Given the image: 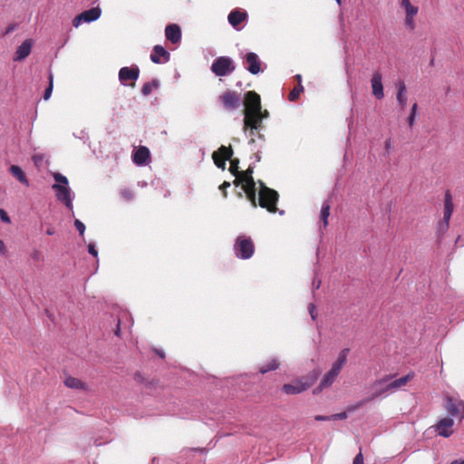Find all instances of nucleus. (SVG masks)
<instances>
[{
    "instance_id": "nucleus-1",
    "label": "nucleus",
    "mask_w": 464,
    "mask_h": 464,
    "mask_svg": "<svg viewBox=\"0 0 464 464\" xmlns=\"http://www.w3.org/2000/svg\"><path fill=\"white\" fill-rule=\"evenodd\" d=\"M349 352L350 350L348 348H343L340 351L337 359L333 362L331 369L324 373L320 384L314 390V394H317L323 390L332 386L340 374L343 367L345 365Z\"/></svg>"
},
{
    "instance_id": "nucleus-2",
    "label": "nucleus",
    "mask_w": 464,
    "mask_h": 464,
    "mask_svg": "<svg viewBox=\"0 0 464 464\" xmlns=\"http://www.w3.org/2000/svg\"><path fill=\"white\" fill-rule=\"evenodd\" d=\"M253 173L254 168L249 166L245 171H241L240 174L237 176L233 183L237 187L241 185L251 206L256 208V188Z\"/></svg>"
},
{
    "instance_id": "nucleus-3",
    "label": "nucleus",
    "mask_w": 464,
    "mask_h": 464,
    "mask_svg": "<svg viewBox=\"0 0 464 464\" xmlns=\"http://www.w3.org/2000/svg\"><path fill=\"white\" fill-rule=\"evenodd\" d=\"M258 184L259 191L258 198H256V207L259 206L262 208L266 209L269 213H276L278 210V192L266 187L262 180H258Z\"/></svg>"
},
{
    "instance_id": "nucleus-4",
    "label": "nucleus",
    "mask_w": 464,
    "mask_h": 464,
    "mask_svg": "<svg viewBox=\"0 0 464 464\" xmlns=\"http://www.w3.org/2000/svg\"><path fill=\"white\" fill-rule=\"evenodd\" d=\"M319 371L314 370L307 375L295 380L291 383H285L282 386V391L285 394L293 395L298 394L309 389L318 379Z\"/></svg>"
},
{
    "instance_id": "nucleus-5",
    "label": "nucleus",
    "mask_w": 464,
    "mask_h": 464,
    "mask_svg": "<svg viewBox=\"0 0 464 464\" xmlns=\"http://www.w3.org/2000/svg\"><path fill=\"white\" fill-rule=\"evenodd\" d=\"M413 377H414V373L413 372H410L407 375H405L403 377H401V378H399V379L390 382L384 389H382V391H380L378 392L373 393L371 398L364 399V400L359 401L354 406H350L348 408V411H354V410L362 407L366 402L370 401L371 400H373V399L377 398L378 396H380L383 392H386L388 391H394V390H397L399 388H401V387L405 386L410 381H411L413 379Z\"/></svg>"
},
{
    "instance_id": "nucleus-6",
    "label": "nucleus",
    "mask_w": 464,
    "mask_h": 464,
    "mask_svg": "<svg viewBox=\"0 0 464 464\" xmlns=\"http://www.w3.org/2000/svg\"><path fill=\"white\" fill-rule=\"evenodd\" d=\"M234 252L236 256L238 258H250L255 252V245L253 240L245 235L238 236L234 244Z\"/></svg>"
},
{
    "instance_id": "nucleus-7",
    "label": "nucleus",
    "mask_w": 464,
    "mask_h": 464,
    "mask_svg": "<svg viewBox=\"0 0 464 464\" xmlns=\"http://www.w3.org/2000/svg\"><path fill=\"white\" fill-rule=\"evenodd\" d=\"M443 406L451 417L464 419V401L459 398L447 393L443 397Z\"/></svg>"
},
{
    "instance_id": "nucleus-8",
    "label": "nucleus",
    "mask_w": 464,
    "mask_h": 464,
    "mask_svg": "<svg viewBox=\"0 0 464 464\" xmlns=\"http://www.w3.org/2000/svg\"><path fill=\"white\" fill-rule=\"evenodd\" d=\"M222 107L228 111L237 110L241 106V95L236 91L226 90L218 97Z\"/></svg>"
},
{
    "instance_id": "nucleus-9",
    "label": "nucleus",
    "mask_w": 464,
    "mask_h": 464,
    "mask_svg": "<svg viewBox=\"0 0 464 464\" xmlns=\"http://www.w3.org/2000/svg\"><path fill=\"white\" fill-rule=\"evenodd\" d=\"M233 60L227 56H220L214 60L211 65L212 72L217 76H226L235 71Z\"/></svg>"
},
{
    "instance_id": "nucleus-10",
    "label": "nucleus",
    "mask_w": 464,
    "mask_h": 464,
    "mask_svg": "<svg viewBox=\"0 0 464 464\" xmlns=\"http://www.w3.org/2000/svg\"><path fill=\"white\" fill-rule=\"evenodd\" d=\"M263 128L261 122V111H244V126L245 131H249L250 136H254L255 132Z\"/></svg>"
},
{
    "instance_id": "nucleus-11",
    "label": "nucleus",
    "mask_w": 464,
    "mask_h": 464,
    "mask_svg": "<svg viewBox=\"0 0 464 464\" xmlns=\"http://www.w3.org/2000/svg\"><path fill=\"white\" fill-rule=\"evenodd\" d=\"M140 76V69L138 66L122 67L119 71L120 82L130 88L136 86V81Z\"/></svg>"
},
{
    "instance_id": "nucleus-12",
    "label": "nucleus",
    "mask_w": 464,
    "mask_h": 464,
    "mask_svg": "<svg viewBox=\"0 0 464 464\" xmlns=\"http://www.w3.org/2000/svg\"><path fill=\"white\" fill-rule=\"evenodd\" d=\"M102 11L99 7H92L76 15L72 20L74 27L80 26L82 23H91L101 16Z\"/></svg>"
},
{
    "instance_id": "nucleus-13",
    "label": "nucleus",
    "mask_w": 464,
    "mask_h": 464,
    "mask_svg": "<svg viewBox=\"0 0 464 464\" xmlns=\"http://www.w3.org/2000/svg\"><path fill=\"white\" fill-rule=\"evenodd\" d=\"M244 111H261V98L254 91H248L244 97Z\"/></svg>"
},
{
    "instance_id": "nucleus-14",
    "label": "nucleus",
    "mask_w": 464,
    "mask_h": 464,
    "mask_svg": "<svg viewBox=\"0 0 464 464\" xmlns=\"http://www.w3.org/2000/svg\"><path fill=\"white\" fill-rule=\"evenodd\" d=\"M454 420L450 417L441 418L434 426L435 431L441 437L449 438L454 432Z\"/></svg>"
},
{
    "instance_id": "nucleus-15",
    "label": "nucleus",
    "mask_w": 464,
    "mask_h": 464,
    "mask_svg": "<svg viewBox=\"0 0 464 464\" xmlns=\"http://www.w3.org/2000/svg\"><path fill=\"white\" fill-rule=\"evenodd\" d=\"M53 188L56 191L58 200L64 203L67 208H72V203L70 189L66 186L61 184H53Z\"/></svg>"
},
{
    "instance_id": "nucleus-16",
    "label": "nucleus",
    "mask_w": 464,
    "mask_h": 464,
    "mask_svg": "<svg viewBox=\"0 0 464 464\" xmlns=\"http://www.w3.org/2000/svg\"><path fill=\"white\" fill-rule=\"evenodd\" d=\"M246 70L252 74H257L261 71V61L255 53H247L246 57Z\"/></svg>"
},
{
    "instance_id": "nucleus-17",
    "label": "nucleus",
    "mask_w": 464,
    "mask_h": 464,
    "mask_svg": "<svg viewBox=\"0 0 464 464\" xmlns=\"http://www.w3.org/2000/svg\"><path fill=\"white\" fill-rule=\"evenodd\" d=\"M170 54L161 45H155L150 54V60L154 63H167L169 61Z\"/></svg>"
},
{
    "instance_id": "nucleus-18",
    "label": "nucleus",
    "mask_w": 464,
    "mask_h": 464,
    "mask_svg": "<svg viewBox=\"0 0 464 464\" xmlns=\"http://www.w3.org/2000/svg\"><path fill=\"white\" fill-rule=\"evenodd\" d=\"M150 153L147 147L140 146L137 150H134L132 154V160L138 166H142L147 164L150 159Z\"/></svg>"
},
{
    "instance_id": "nucleus-19",
    "label": "nucleus",
    "mask_w": 464,
    "mask_h": 464,
    "mask_svg": "<svg viewBox=\"0 0 464 464\" xmlns=\"http://www.w3.org/2000/svg\"><path fill=\"white\" fill-rule=\"evenodd\" d=\"M33 47V40L26 39L15 51L14 61H22L31 53Z\"/></svg>"
},
{
    "instance_id": "nucleus-20",
    "label": "nucleus",
    "mask_w": 464,
    "mask_h": 464,
    "mask_svg": "<svg viewBox=\"0 0 464 464\" xmlns=\"http://www.w3.org/2000/svg\"><path fill=\"white\" fill-rule=\"evenodd\" d=\"M371 83H372V94L378 100L382 99L384 97L383 86H382V74L379 72H376L372 74Z\"/></svg>"
},
{
    "instance_id": "nucleus-21",
    "label": "nucleus",
    "mask_w": 464,
    "mask_h": 464,
    "mask_svg": "<svg viewBox=\"0 0 464 464\" xmlns=\"http://www.w3.org/2000/svg\"><path fill=\"white\" fill-rule=\"evenodd\" d=\"M246 18L247 13L246 11H241L239 9L232 10L227 16L229 24L236 29H237L238 25L244 21H246Z\"/></svg>"
},
{
    "instance_id": "nucleus-22",
    "label": "nucleus",
    "mask_w": 464,
    "mask_h": 464,
    "mask_svg": "<svg viewBox=\"0 0 464 464\" xmlns=\"http://www.w3.org/2000/svg\"><path fill=\"white\" fill-rule=\"evenodd\" d=\"M396 100L401 110H404L407 105V88L404 81H399L396 82Z\"/></svg>"
},
{
    "instance_id": "nucleus-23",
    "label": "nucleus",
    "mask_w": 464,
    "mask_h": 464,
    "mask_svg": "<svg viewBox=\"0 0 464 464\" xmlns=\"http://www.w3.org/2000/svg\"><path fill=\"white\" fill-rule=\"evenodd\" d=\"M166 38L172 44H178L181 39V31L178 24H171L165 28Z\"/></svg>"
},
{
    "instance_id": "nucleus-24",
    "label": "nucleus",
    "mask_w": 464,
    "mask_h": 464,
    "mask_svg": "<svg viewBox=\"0 0 464 464\" xmlns=\"http://www.w3.org/2000/svg\"><path fill=\"white\" fill-rule=\"evenodd\" d=\"M453 210H454V204H453L452 195L450 190H447L444 195L443 219L445 221L450 220Z\"/></svg>"
},
{
    "instance_id": "nucleus-25",
    "label": "nucleus",
    "mask_w": 464,
    "mask_h": 464,
    "mask_svg": "<svg viewBox=\"0 0 464 464\" xmlns=\"http://www.w3.org/2000/svg\"><path fill=\"white\" fill-rule=\"evenodd\" d=\"M64 384L70 389L87 390V385L82 380L69 376L64 380Z\"/></svg>"
},
{
    "instance_id": "nucleus-26",
    "label": "nucleus",
    "mask_w": 464,
    "mask_h": 464,
    "mask_svg": "<svg viewBox=\"0 0 464 464\" xmlns=\"http://www.w3.org/2000/svg\"><path fill=\"white\" fill-rule=\"evenodd\" d=\"M9 170L12 175L16 178L22 184L25 185L26 187L29 186L28 179L24 170L19 166L12 165Z\"/></svg>"
},
{
    "instance_id": "nucleus-27",
    "label": "nucleus",
    "mask_w": 464,
    "mask_h": 464,
    "mask_svg": "<svg viewBox=\"0 0 464 464\" xmlns=\"http://www.w3.org/2000/svg\"><path fill=\"white\" fill-rule=\"evenodd\" d=\"M280 363L277 359L272 358L266 364H263L259 367V372L265 374L268 372L275 371L278 369Z\"/></svg>"
},
{
    "instance_id": "nucleus-28",
    "label": "nucleus",
    "mask_w": 464,
    "mask_h": 464,
    "mask_svg": "<svg viewBox=\"0 0 464 464\" xmlns=\"http://www.w3.org/2000/svg\"><path fill=\"white\" fill-rule=\"evenodd\" d=\"M330 204L328 202H324L321 212H320V219L324 223V227L328 226V217L330 215Z\"/></svg>"
},
{
    "instance_id": "nucleus-29",
    "label": "nucleus",
    "mask_w": 464,
    "mask_h": 464,
    "mask_svg": "<svg viewBox=\"0 0 464 464\" xmlns=\"http://www.w3.org/2000/svg\"><path fill=\"white\" fill-rule=\"evenodd\" d=\"M401 6L404 8L406 15H416L419 8L411 4L410 0H401Z\"/></svg>"
},
{
    "instance_id": "nucleus-30",
    "label": "nucleus",
    "mask_w": 464,
    "mask_h": 464,
    "mask_svg": "<svg viewBox=\"0 0 464 464\" xmlns=\"http://www.w3.org/2000/svg\"><path fill=\"white\" fill-rule=\"evenodd\" d=\"M158 86L159 82L156 80L145 82L141 88V92L144 96H148L152 92L154 89L158 88Z\"/></svg>"
},
{
    "instance_id": "nucleus-31",
    "label": "nucleus",
    "mask_w": 464,
    "mask_h": 464,
    "mask_svg": "<svg viewBox=\"0 0 464 464\" xmlns=\"http://www.w3.org/2000/svg\"><path fill=\"white\" fill-rule=\"evenodd\" d=\"M213 153H218V156L228 160L232 158L233 150L231 146L226 147L222 145L217 151H214Z\"/></svg>"
},
{
    "instance_id": "nucleus-32",
    "label": "nucleus",
    "mask_w": 464,
    "mask_h": 464,
    "mask_svg": "<svg viewBox=\"0 0 464 464\" xmlns=\"http://www.w3.org/2000/svg\"><path fill=\"white\" fill-rule=\"evenodd\" d=\"M304 86L302 84H297L295 87H294V89L290 92L289 95H288V100L290 102H295L296 101L300 94L304 92Z\"/></svg>"
},
{
    "instance_id": "nucleus-33",
    "label": "nucleus",
    "mask_w": 464,
    "mask_h": 464,
    "mask_svg": "<svg viewBox=\"0 0 464 464\" xmlns=\"http://www.w3.org/2000/svg\"><path fill=\"white\" fill-rule=\"evenodd\" d=\"M230 167L229 171L230 173L237 178L240 174L241 171H239V160L238 159H230Z\"/></svg>"
},
{
    "instance_id": "nucleus-34",
    "label": "nucleus",
    "mask_w": 464,
    "mask_h": 464,
    "mask_svg": "<svg viewBox=\"0 0 464 464\" xmlns=\"http://www.w3.org/2000/svg\"><path fill=\"white\" fill-rule=\"evenodd\" d=\"M120 196L124 201H130L134 198V193L129 188H124L121 189Z\"/></svg>"
},
{
    "instance_id": "nucleus-35",
    "label": "nucleus",
    "mask_w": 464,
    "mask_h": 464,
    "mask_svg": "<svg viewBox=\"0 0 464 464\" xmlns=\"http://www.w3.org/2000/svg\"><path fill=\"white\" fill-rule=\"evenodd\" d=\"M212 159L218 168L222 169H226V160H227L218 156V153H213Z\"/></svg>"
},
{
    "instance_id": "nucleus-36",
    "label": "nucleus",
    "mask_w": 464,
    "mask_h": 464,
    "mask_svg": "<svg viewBox=\"0 0 464 464\" xmlns=\"http://www.w3.org/2000/svg\"><path fill=\"white\" fill-rule=\"evenodd\" d=\"M49 85L48 87L45 89V92H44V100H48L51 95H52V92H53V76L52 73L49 74Z\"/></svg>"
},
{
    "instance_id": "nucleus-37",
    "label": "nucleus",
    "mask_w": 464,
    "mask_h": 464,
    "mask_svg": "<svg viewBox=\"0 0 464 464\" xmlns=\"http://www.w3.org/2000/svg\"><path fill=\"white\" fill-rule=\"evenodd\" d=\"M417 111H418V104H417V102H414L411 106V114L408 119V122L411 127H412L415 123Z\"/></svg>"
},
{
    "instance_id": "nucleus-38",
    "label": "nucleus",
    "mask_w": 464,
    "mask_h": 464,
    "mask_svg": "<svg viewBox=\"0 0 464 464\" xmlns=\"http://www.w3.org/2000/svg\"><path fill=\"white\" fill-rule=\"evenodd\" d=\"M54 179L55 181L57 182L56 184H61V185H67L68 184V179L66 177L63 176L62 174L60 173H56L54 174Z\"/></svg>"
},
{
    "instance_id": "nucleus-39",
    "label": "nucleus",
    "mask_w": 464,
    "mask_h": 464,
    "mask_svg": "<svg viewBox=\"0 0 464 464\" xmlns=\"http://www.w3.org/2000/svg\"><path fill=\"white\" fill-rule=\"evenodd\" d=\"M414 16L415 15L405 16V25L410 29H413L415 27Z\"/></svg>"
},
{
    "instance_id": "nucleus-40",
    "label": "nucleus",
    "mask_w": 464,
    "mask_h": 464,
    "mask_svg": "<svg viewBox=\"0 0 464 464\" xmlns=\"http://www.w3.org/2000/svg\"><path fill=\"white\" fill-rule=\"evenodd\" d=\"M74 226H75L76 229L79 231V234L81 236H82L84 234V231H85L84 224L82 221H80L79 219H76L74 221Z\"/></svg>"
},
{
    "instance_id": "nucleus-41",
    "label": "nucleus",
    "mask_w": 464,
    "mask_h": 464,
    "mask_svg": "<svg viewBox=\"0 0 464 464\" xmlns=\"http://www.w3.org/2000/svg\"><path fill=\"white\" fill-rule=\"evenodd\" d=\"M449 227H450V221H445L443 219V221L439 224V232L441 234H444L445 232L448 231Z\"/></svg>"
},
{
    "instance_id": "nucleus-42",
    "label": "nucleus",
    "mask_w": 464,
    "mask_h": 464,
    "mask_svg": "<svg viewBox=\"0 0 464 464\" xmlns=\"http://www.w3.org/2000/svg\"><path fill=\"white\" fill-rule=\"evenodd\" d=\"M331 418H332V420H345L347 418V413L345 411H343L340 413L333 414V415H331Z\"/></svg>"
},
{
    "instance_id": "nucleus-43",
    "label": "nucleus",
    "mask_w": 464,
    "mask_h": 464,
    "mask_svg": "<svg viewBox=\"0 0 464 464\" xmlns=\"http://www.w3.org/2000/svg\"><path fill=\"white\" fill-rule=\"evenodd\" d=\"M230 187V182L224 181L220 186L219 189L222 190L224 198L227 197V188Z\"/></svg>"
},
{
    "instance_id": "nucleus-44",
    "label": "nucleus",
    "mask_w": 464,
    "mask_h": 464,
    "mask_svg": "<svg viewBox=\"0 0 464 464\" xmlns=\"http://www.w3.org/2000/svg\"><path fill=\"white\" fill-rule=\"evenodd\" d=\"M0 218L5 223H10V218L5 210L0 208Z\"/></svg>"
},
{
    "instance_id": "nucleus-45",
    "label": "nucleus",
    "mask_w": 464,
    "mask_h": 464,
    "mask_svg": "<svg viewBox=\"0 0 464 464\" xmlns=\"http://www.w3.org/2000/svg\"><path fill=\"white\" fill-rule=\"evenodd\" d=\"M353 464H363V456L361 449L360 452L355 456Z\"/></svg>"
},
{
    "instance_id": "nucleus-46",
    "label": "nucleus",
    "mask_w": 464,
    "mask_h": 464,
    "mask_svg": "<svg viewBox=\"0 0 464 464\" xmlns=\"http://www.w3.org/2000/svg\"><path fill=\"white\" fill-rule=\"evenodd\" d=\"M88 252L93 256L94 257H96L98 256V252L97 250L95 249V246L93 244H90L88 246Z\"/></svg>"
},
{
    "instance_id": "nucleus-47",
    "label": "nucleus",
    "mask_w": 464,
    "mask_h": 464,
    "mask_svg": "<svg viewBox=\"0 0 464 464\" xmlns=\"http://www.w3.org/2000/svg\"><path fill=\"white\" fill-rule=\"evenodd\" d=\"M15 27H16V24H9L5 29L4 35H6V34H10L11 32H13L15 29Z\"/></svg>"
},
{
    "instance_id": "nucleus-48",
    "label": "nucleus",
    "mask_w": 464,
    "mask_h": 464,
    "mask_svg": "<svg viewBox=\"0 0 464 464\" xmlns=\"http://www.w3.org/2000/svg\"><path fill=\"white\" fill-rule=\"evenodd\" d=\"M6 246L2 239H0V254L5 256L6 255Z\"/></svg>"
},
{
    "instance_id": "nucleus-49",
    "label": "nucleus",
    "mask_w": 464,
    "mask_h": 464,
    "mask_svg": "<svg viewBox=\"0 0 464 464\" xmlns=\"http://www.w3.org/2000/svg\"><path fill=\"white\" fill-rule=\"evenodd\" d=\"M315 420H332L331 415L330 416H323V415H316L314 417Z\"/></svg>"
},
{
    "instance_id": "nucleus-50",
    "label": "nucleus",
    "mask_w": 464,
    "mask_h": 464,
    "mask_svg": "<svg viewBox=\"0 0 464 464\" xmlns=\"http://www.w3.org/2000/svg\"><path fill=\"white\" fill-rule=\"evenodd\" d=\"M314 310H315V306H314V304H311L309 305V312H310V314H311V316H312V318H313V319H314V318H315V315H314Z\"/></svg>"
},
{
    "instance_id": "nucleus-51",
    "label": "nucleus",
    "mask_w": 464,
    "mask_h": 464,
    "mask_svg": "<svg viewBox=\"0 0 464 464\" xmlns=\"http://www.w3.org/2000/svg\"><path fill=\"white\" fill-rule=\"evenodd\" d=\"M269 115L268 111L266 110H262L261 109V122L263 123V120L267 118Z\"/></svg>"
},
{
    "instance_id": "nucleus-52",
    "label": "nucleus",
    "mask_w": 464,
    "mask_h": 464,
    "mask_svg": "<svg viewBox=\"0 0 464 464\" xmlns=\"http://www.w3.org/2000/svg\"><path fill=\"white\" fill-rule=\"evenodd\" d=\"M392 148V140L389 139L385 141V149L387 151H389Z\"/></svg>"
},
{
    "instance_id": "nucleus-53",
    "label": "nucleus",
    "mask_w": 464,
    "mask_h": 464,
    "mask_svg": "<svg viewBox=\"0 0 464 464\" xmlns=\"http://www.w3.org/2000/svg\"><path fill=\"white\" fill-rule=\"evenodd\" d=\"M295 78L296 79L298 84H302V76L300 74H296Z\"/></svg>"
},
{
    "instance_id": "nucleus-54",
    "label": "nucleus",
    "mask_w": 464,
    "mask_h": 464,
    "mask_svg": "<svg viewBox=\"0 0 464 464\" xmlns=\"http://www.w3.org/2000/svg\"><path fill=\"white\" fill-rule=\"evenodd\" d=\"M33 258L34 260H38L39 259V252L35 251L33 255Z\"/></svg>"
},
{
    "instance_id": "nucleus-55",
    "label": "nucleus",
    "mask_w": 464,
    "mask_h": 464,
    "mask_svg": "<svg viewBox=\"0 0 464 464\" xmlns=\"http://www.w3.org/2000/svg\"><path fill=\"white\" fill-rule=\"evenodd\" d=\"M388 380H389V377H385V378L381 379L380 381H378L376 383L381 384V383H382V382H387Z\"/></svg>"
},
{
    "instance_id": "nucleus-56",
    "label": "nucleus",
    "mask_w": 464,
    "mask_h": 464,
    "mask_svg": "<svg viewBox=\"0 0 464 464\" xmlns=\"http://www.w3.org/2000/svg\"><path fill=\"white\" fill-rule=\"evenodd\" d=\"M450 464H464V460H454Z\"/></svg>"
},
{
    "instance_id": "nucleus-57",
    "label": "nucleus",
    "mask_w": 464,
    "mask_h": 464,
    "mask_svg": "<svg viewBox=\"0 0 464 464\" xmlns=\"http://www.w3.org/2000/svg\"><path fill=\"white\" fill-rule=\"evenodd\" d=\"M46 233H47L48 235H53L54 231H53V228H48V229H47V231H46Z\"/></svg>"
},
{
    "instance_id": "nucleus-58",
    "label": "nucleus",
    "mask_w": 464,
    "mask_h": 464,
    "mask_svg": "<svg viewBox=\"0 0 464 464\" xmlns=\"http://www.w3.org/2000/svg\"><path fill=\"white\" fill-rule=\"evenodd\" d=\"M115 334L118 335V336L120 335V325L119 324H118L117 329L115 331Z\"/></svg>"
},
{
    "instance_id": "nucleus-59",
    "label": "nucleus",
    "mask_w": 464,
    "mask_h": 464,
    "mask_svg": "<svg viewBox=\"0 0 464 464\" xmlns=\"http://www.w3.org/2000/svg\"><path fill=\"white\" fill-rule=\"evenodd\" d=\"M339 5H342V0H335Z\"/></svg>"
},
{
    "instance_id": "nucleus-60",
    "label": "nucleus",
    "mask_w": 464,
    "mask_h": 464,
    "mask_svg": "<svg viewBox=\"0 0 464 464\" xmlns=\"http://www.w3.org/2000/svg\"><path fill=\"white\" fill-rule=\"evenodd\" d=\"M315 286H316V288H319V286H320V282H319L318 284H315Z\"/></svg>"
},
{
    "instance_id": "nucleus-61",
    "label": "nucleus",
    "mask_w": 464,
    "mask_h": 464,
    "mask_svg": "<svg viewBox=\"0 0 464 464\" xmlns=\"http://www.w3.org/2000/svg\"><path fill=\"white\" fill-rule=\"evenodd\" d=\"M315 286H316V288H319V286H320V282H319L318 284H315Z\"/></svg>"
},
{
    "instance_id": "nucleus-62",
    "label": "nucleus",
    "mask_w": 464,
    "mask_h": 464,
    "mask_svg": "<svg viewBox=\"0 0 464 464\" xmlns=\"http://www.w3.org/2000/svg\"><path fill=\"white\" fill-rule=\"evenodd\" d=\"M160 356L163 357V353H159Z\"/></svg>"
}]
</instances>
